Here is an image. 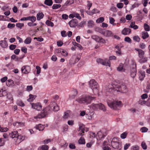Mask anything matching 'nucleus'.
Returning <instances> with one entry per match:
<instances>
[{"instance_id": "1", "label": "nucleus", "mask_w": 150, "mask_h": 150, "mask_svg": "<svg viewBox=\"0 0 150 150\" xmlns=\"http://www.w3.org/2000/svg\"><path fill=\"white\" fill-rule=\"evenodd\" d=\"M106 91L110 93H112L113 91H117L122 93H126L128 91L126 86L124 85H120L117 84L113 83L109 85L106 88Z\"/></svg>"}, {"instance_id": "2", "label": "nucleus", "mask_w": 150, "mask_h": 150, "mask_svg": "<svg viewBox=\"0 0 150 150\" xmlns=\"http://www.w3.org/2000/svg\"><path fill=\"white\" fill-rule=\"evenodd\" d=\"M95 98L94 97L88 96L85 97H80L76 100L79 103H86L87 104L90 103Z\"/></svg>"}, {"instance_id": "3", "label": "nucleus", "mask_w": 150, "mask_h": 150, "mask_svg": "<svg viewBox=\"0 0 150 150\" xmlns=\"http://www.w3.org/2000/svg\"><path fill=\"white\" fill-rule=\"evenodd\" d=\"M90 87L92 89L93 92L98 93L99 90V86L98 83L94 79L91 80L89 82Z\"/></svg>"}, {"instance_id": "4", "label": "nucleus", "mask_w": 150, "mask_h": 150, "mask_svg": "<svg viewBox=\"0 0 150 150\" xmlns=\"http://www.w3.org/2000/svg\"><path fill=\"white\" fill-rule=\"evenodd\" d=\"M132 67H131L130 70V76L133 79L135 78L137 73L136 64L134 62L132 64Z\"/></svg>"}, {"instance_id": "5", "label": "nucleus", "mask_w": 150, "mask_h": 150, "mask_svg": "<svg viewBox=\"0 0 150 150\" xmlns=\"http://www.w3.org/2000/svg\"><path fill=\"white\" fill-rule=\"evenodd\" d=\"M112 147L115 149H118L120 145V142H118V139L116 138H113L111 142Z\"/></svg>"}, {"instance_id": "6", "label": "nucleus", "mask_w": 150, "mask_h": 150, "mask_svg": "<svg viewBox=\"0 0 150 150\" xmlns=\"http://www.w3.org/2000/svg\"><path fill=\"white\" fill-rule=\"evenodd\" d=\"M54 104V102H51L49 105L43 109V111L45 112L47 115L50 113L53 110V108L52 107H53Z\"/></svg>"}, {"instance_id": "7", "label": "nucleus", "mask_w": 150, "mask_h": 150, "mask_svg": "<svg viewBox=\"0 0 150 150\" xmlns=\"http://www.w3.org/2000/svg\"><path fill=\"white\" fill-rule=\"evenodd\" d=\"M31 70V68L30 66L28 65L24 66L21 68V71L23 73L28 74L29 73Z\"/></svg>"}, {"instance_id": "8", "label": "nucleus", "mask_w": 150, "mask_h": 150, "mask_svg": "<svg viewBox=\"0 0 150 150\" xmlns=\"http://www.w3.org/2000/svg\"><path fill=\"white\" fill-rule=\"evenodd\" d=\"M96 62L98 63H100L103 65H105L106 66L110 67V62L109 61H108L107 62L106 61H103V59H97L96 60Z\"/></svg>"}, {"instance_id": "9", "label": "nucleus", "mask_w": 150, "mask_h": 150, "mask_svg": "<svg viewBox=\"0 0 150 150\" xmlns=\"http://www.w3.org/2000/svg\"><path fill=\"white\" fill-rule=\"evenodd\" d=\"M32 107L33 108L35 109L38 111H40L42 110V106L40 103H32L31 104Z\"/></svg>"}, {"instance_id": "10", "label": "nucleus", "mask_w": 150, "mask_h": 150, "mask_svg": "<svg viewBox=\"0 0 150 150\" xmlns=\"http://www.w3.org/2000/svg\"><path fill=\"white\" fill-rule=\"evenodd\" d=\"M20 20L21 21L30 20L32 22L34 23L36 20V18L35 16H29L26 17H24L21 18Z\"/></svg>"}, {"instance_id": "11", "label": "nucleus", "mask_w": 150, "mask_h": 150, "mask_svg": "<svg viewBox=\"0 0 150 150\" xmlns=\"http://www.w3.org/2000/svg\"><path fill=\"white\" fill-rule=\"evenodd\" d=\"M78 22L76 19H73L70 21L68 23L70 27L71 28L74 27L77 25Z\"/></svg>"}, {"instance_id": "12", "label": "nucleus", "mask_w": 150, "mask_h": 150, "mask_svg": "<svg viewBox=\"0 0 150 150\" xmlns=\"http://www.w3.org/2000/svg\"><path fill=\"white\" fill-rule=\"evenodd\" d=\"M47 115L46 114L45 112L43 111V110L40 113L38 114L37 116H35L34 118L35 119L39 118L42 119L46 117Z\"/></svg>"}, {"instance_id": "13", "label": "nucleus", "mask_w": 150, "mask_h": 150, "mask_svg": "<svg viewBox=\"0 0 150 150\" xmlns=\"http://www.w3.org/2000/svg\"><path fill=\"white\" fill-rule=\"evenodd\" d=\"M131 33V30L128 28H125L122 31V33L124 35H128Z\"/></svg>"}, {"instance_id": "14", "label": "nucleus", "mask_w": 150, "mask_h": 150, "mask_svg": "<svg viewBox=\"0 0 150 150\" xmlns=\"http://www.w3.org/2000/svg\"><path fill=\"white\" fill-rule=\"evenodd\" d=\"M113 34L110 30H105V31L104 36L106 37H112L113 36Z\"/></svg>"}, {"instance_id": "15", "label": "nucleus", "mask_w": 150, "mask_h": 150, "mask_svg": "<svg viewBox=\"0 0 150 150\" xmlns=\"http://www.w3.org/2000/svg\"><path fill=\"white\" fill-rule=\"evenodd\" d=\"M6 85L8 87H13L15 85L14 81L11 79H9L6 82Z\"/></svg>"}, {"instance_id": "16", "label": "nucleus", "mask_w": 150, "mask_h": 150, "mask_svg": "<svg viewBox=\"0 0 150 150\" xmlns=\"http://www.w3.org/2000/svg\"><path fill=\"white\" fill-rule=\"evenodd\" d=\"M35 127L37 129L39 130L40 131H42L45 128V125L39 124L36 125Z\"/></svg>"}, {"instance_id": "17", "label": "nucleus", "mask_w": 150, "mask_h": 150, "mask_svg": "<svg viewBox=\"0 0 150 150\" xmlns=\"http://www.w3.org/2000/svg\"><path fill=\"white\" fill-rule=\"evenodd\" d=\"M105 135L103 134L102 132L100 131L98 132L96 135V137H98L99 140L101 139L104 138L105 137Z\"/></svg>"}, {"instance_id": "18", "label": "nucleus", "mask_w": 150, "mask_h": 150, "mask_svg": "<svg viewBox=\"0 0 150 150\" xmlns=\"http://www.w3.org/2000/svg\"><path fill=\"white\" fill-rule=\"evenodd\" d=\"M139 79L141 81H143L145 77V72L144 71H141L139 72Z\"/></svg>"}, {"instance_id": "19", "label": "nucleus", "mask_w": 150, "mask_h": 150, "mask_svg": "<svg viewBox=\"0 0 150 150\" xmlns=\"http://www.w3.org/2000/svg\"><path fill=\"white\" fill-rule=\"evenodd\" d=\"M1 42L0 43V44L2 47L3 48H6L7 47L8 44L6 40H1Z\"/></svg>"}, {"instance_id": "20", "label": "nucleus", "mask_w": 150, "mask_h": 150, "mask_svg": "<svg viewBox=\"0 0 150 150\" xmlns=\"http://www.w3.org/2000/svg\"><path fill=\"white\" fill-rule=\"evenodd\" d=\"M142 38L143 39H145L149 37L148 33L147 32L143 31L142 32Z\"/></svg>"}, {"instance_id": "21", "label": "nucleus", "mask_w": 150, "mask_h": 150, "mask_svg": "<svg viewBox=\"0 0 150 150\" xmlns=\"http://www.w3.org/2000/svg\"><path fill=\"white\" fill-rule=\"evenodd\" d=\"M53 3L52 0H45L44 4L49 6H51Z\"/></svg>"}, {"instance_id": "22", "label": "nucleus", "mask_w": 150, "mask_h": 150, "mask_svg": "<svg viewBox=\"0 0 150 150\" xmlns=\"http://www.w3.org/2000/svg\"><path fill=\"white\" fill-rule=\"evenodd\" d=\"M18 136V132L17 131L12 132L10 134V136L12 138H17Z\"/></svg>"}, {"instance_id": "23", "label": "nucleus", "mask_w": 150, "mask_h": 150, "mask_svg": "<svg viewBox=\"0 0 150 150\" xmlns=\"http://www.w3.org/2000/svg\"><path fill=\"white\" fill-rule=\"evenodd\" d=\"M44 15L42 13H39L37 14L36 17L37 20L38 21H40L41 19L42 18L44 17Z\"/></svg>"}, {"instance_id": "24", "label": "nucleus", "mask_w": 150, "mask_h": 150, "mask_svg": "<svg viewBox=\"0 0 150 150\" xmlns=\"http://www.w3.org/2000/svg\"><path fill=\"white\" fill-rule=\"evenodd\" d=\"M135 24V22H132L131 23L129 28H133L134 30H136L138 28V26L136 25Z\"/></svg>"}, {"instance_id": "25", "label": "nucleus", "mask_w": 150, "mask_h": 150, "mask_svg": "<svg viewBox=\"0 0 150 150\" xmlns=\"http://www.w3.org/2000/svg\"><path fill=\"white\" fill-rule=\"evenodd\" d=\"M29 98L27 100L29 102H32L36 97L35 95H33L32 94H30L29 95Z\"/></svg>"}, {"instance_id": "26", "label": "nucleus", "mask_w": 150, "mask_h": 150, "mask_svg": "<svg viewBox=\"0 0 150 150\" xmlns=\"http://www.w3.org/2000/svg\"><path fill=\"white\" fill-rule=\"evenodd\" d=\"M121 47H120L119 45H117L115 47V48H116L117 50L115 51L117 54H119L121 55L122 54V52L121 51Z\"/></svg>"}, {"instance_id": "27", "label": "nucleus", "mask_w": 150, "mask_h": 150, "mask_svg": "<svg viewBox=\"0 0 150 150\" xmlns=\"http://www.w3.org/2000/svg\"><path fill=\"white\" fill-rule=\"evenodd\" d=\"M74 2V0H68L65 3L64 5L62 6V7H64L65 6H67L73 3Z\"/></svg>"}, {"instance_id": "28", "label": "nucleus", "mask_w": 150, "mask_h": 150, "mask_svg": "<svg viewBox=\"0 0 150 150\" xmlns=\"http://www.w3.org/2000/svg\"><path fill=\"white\" fill-rule=\"evenodd\" d=\"M147 61V58L146 57H143L139 60V62L140 63L142 64L146 62Z\"/></svg>"}, {"instance_id": "29", "label": "nucleus", "mask_w": 150, "mask_h": 150, "mask_svg": "<svg viewBox=\"0 0 150 150\" xmlns=\"http://www.w3.org/2000/svg\"><path fill=\"white\" fill-rule=\"evenodd\" d=\"M72 43L75 46H76L77 47H78L79 49L82 50V49L83 47L80 44L76 42L74 40V41H72Z\"/></svg>"}, {"instance_id": "30", "label": "nucleus", "mask_w": 150, "mask_h": 150, "mask_svg": "<svg viewBox=\"0 0 150 150\" xmlns=\"http://www.w3.org/2000/svg\"><path fill=\"white\" fill-rule=\"evenodd\" d=\"M53 107H52L53 108V110L54 111H57L59 110V108L58 105L54 102V104Z\"/></svg>"}, {"instance_id": "31", "label": "nucleus", "mask_w": 150, "mask_h": 150, "mask_svg": "<svg viewBox=\"0 0 150 150\" xmlns=\"http://www.w3.org/2000/svg\"><path fill=\"white\" fill-rule=\"evenodd\" d=\"M115 101H113L112 102H107V104L109 107L111 108H113L114 109V108L115 107Z\"/></svg>"}, {"instance_id": "32", "label": "nucleus", "mask_w": 150, "mask_h": 150, "mask_svg": "<svg viewBox=\"0 0 150 150\" xmlns=\"http://www.w3.org/2000/svg\"><path fill=\"white\" fill-rule=\"evenodd\" d=\"M99 104H92V108L93 110H97L99 109Z\"/></svg>"}, {"instance_id": "33", "label": "nucleus", "mask_w": 150, "mask_h": 150, "mask_svg": "<svg viewBox=\"0 0 150 150\" xmlns=\"http://www.w3.org/2000/svg\"><path fill=\"white\" fill-rule=\"evenodd\" d=\"M0 92L1 93V95L0 96V97L5 96H7L8 94L6 91L5 90H3V89H1L0 90Z\"/></svg>"}, {"instance_id": "34", "label": "nucleus", "mask_w": 150, "mask_h": 150, "mask_svg": "<svg viewBox=\"0 0 150 150\" xmlns=\"http://www.w3.org/2000/svg\"><path fill=\"white\" fill-rule=\"evenodd\" d=\"M16 103L18 105L21 106L23 107L25 105V104L23 103L21 100H18L17 101Z\"/></svg>"}, {"instance_id": "35", "label": "nucleus", "mask_w": 150, "mask_h": 150, "mask_svg": "<svg viewBox=\"0 0 150 150\" xmlns=\"http://www.w3.org/2000/svg\"><path fill=\"white\" fill-rule=\"evenodd\" d=\"M32 40L31 38L30 37L27 38L24 41V42L25 44H30Z\"/></svg>"}, {"instance_id": "36", "label": "nucleus", "mask_w": 150, "mask_h": 150, "mask_svg": "<svg viewBox=\"0 0 150 150\" xmlns=\"http://www.w3.org/2000/svg\"><path fill=\"white\" fill-rule=\"evenodd\" d=\"M100 37H99L97 35H93L91 37L92 38L96 41V42H98L99 41V38Z\"/></svg>"}, {"instance_id": "37", "label": "nucleus", "mask_w": 150, "mask_h": 150, "mask_svg": "<svg viewBox=\"0 0 150 150\" xmlns=\"http://www.w3.org/2000/svg\"><path fill=\"white\" fill-rule=\"evenodd\" d=\"M78 142L79 144H85V140L84 138L81 137L78 140Z\"/></svg>"}, {"instance_id": "38", "label": "nucleus", "mask_w": 150, "mask_h": 150, "mask_svg": "<svg viewBox=\"0 0 150 150\" xmlns=\"http://www.w3.org/2000/svg\"><path fill=\"white\" fill-rule=\"evenodd\" d=\"M121 103H122L121 101H115L114 105H115V108H114V109H116L118 106H119L121 105Z\"/></svg>"}, {"instance_id": "39", "label": "nucleus", "mask_w": 150, "mask_h": 150, "mask_svg": "<svg viewBox=\"0 0 150 150\" xmlns=\"http://www.w3.org/2000/svg\"><path fill=\"white\" fill-rule=\"evenodd\" d=\"M46 24L48 26L53 27L54 25L53 23L49 20H47L45 22Z\"/></svg>"}, {"instance_id": "40", "label": "nucleus", "mask_w": 150, "mask_h": 150, "mask_svg": "<svg viewBox=\"0 0 150 150\" xmlns=\"http://www.w3.org/2000/svg\"><path fill=\"white\" fill-rule=\"evenodd\" d=\"M73 91L75 93L74 95H72L70 96L69 97L70 99H74L76 96L77 94V91L76 89H74V90Z\"/></svg>"}, {"instance_id": "41", "label": "nucleus", "mask_w": 150, "mask_h": 150, "mask_svg": "<svg viewBox=\"0 0 150 150\" xmlns=\"http://www.w3.org/2000/svg\"><path fill=\"white\" fill-rule=\"evenodd\" d=\"M99 109L102 110L104 111H105L106 110V109L104 106L102 104L100 103H99Z\"/></svg>"}, {"instance_id": "42", "label": "nucleus", "mask_w": 150, "mask_h": 150, "mask_svg": "<svg viewBox=\"0 0 150 150\" xmlns=\"http://www.w3.org/2000/svg\"><path fill=\"white\" fill-rule=\"evenodd\" d=\"M61 6V5L60 4H54L52 6V8L53 9H56L60 8Z\"/></svg>"}, {"instance_id": "43", "label": "nucleus", "mask_w": 150, "mask_h": 150, "mask_svg": "<svg viewBox=\"0 0 150 150\" xmlns=\"http://www.w3.org/2000/svg\"><path fill=\"white\" fill-rule=\"evenodd\" d=\"M104 18L103 17H100L98 18L96 20V22L97 23H102L104 21Z\"/></svg>"}, {"instance_id": "44", "label": "nucleus", "mask_w": 150, "mask_h": 150, "mask_svg": "<svg viewBox=\"0 0 150 150\" xmlns=\"http://www.w3.org/2000/svg\"><path fill=\"white\" fill-rule=\"evenodd\" d=\"M144 30L146 31H148L150 30V27L146 23H144Z\"/></svg>"}, {"instance_id": "45", "label": "nucleus", "mask_w": 150, "mask_h": 150, "mask_svg": "<svg viewBox=\"0 0 150 150\" xmlns=\"http://www.w3.org/2000/svg\"><path fill=\"white\" fill-rule=\"evenodd\" d=\"M88 23V26L89 27H92L94 25V22L92 20L89 21Z\"/></svg>"}, {"instance_id": "46", "label": "nucleus", "mask_w": 150, "mask_h": 150, "mask_svg": "<svg viewBox=\"0 0 150 150\" xmlns=\"http://www.w3.org/2000/svg\"><path fill=\"white\" fill-rule=\"evenodd\" d=\"M123 65L122 64H121L119 66L117 67V70L119 71H122L123 69Z\"/></svg>"}, {"instance_id": "47", "label": "nucleus", "mask_w": 150, "mask_h": 150, "mask_svg": "<svg viewBox=\"0 0 150 150\" xmlns=\"http://www.w3.org/2000/svg\"><path fill=\"white\" fill-rule=\"evenodd\" d=\"M138 54L139 57L141 58L144 57V52L143 50H142L139 52Z\"/></svg>"}, {"instance_id": "48", "label": "nucleus", "mask_w": 150, "mask_h": 150, "mask_svg": "<svg viewBox=\"0 0 150 150\" xmlns=\"http://www.w3.org/2000/svg\"><path fill=\"white\" fill-rule=\"evenodd\" d=\"M23 125V123L21 122H16L13 124V125L14 126H17L18 127L20 125Z\"/></svg>"}, {"instance_id": "49", "label": "nucleus", "mask_w": 150, "mask_h": 150, "mask_svg": "<svg viewBox=\"0 0 150 150\" xmlns=\"http://www.w3.org/2000/svg\"><path fill=\"white\" fill-rule=\"evenodd\" d=\"M5 141L3 138L0 139V146H3L5 144Z\"/></svg>"}, {"instance_id": "50", "label": "nucleus", "mask_w": 150, "mask_h": 150, "mask_svg": "<svg viewBox=\"0 0 150 150\" xmlns=\"http://www.w3.org/2000/svg\"><path fill=\"white\" fill-rule=\"evenodd\" d=\"M148 130V129L146 127H143L140 129V130L142 132L144 133L147 132Z\"/></svg>"}, {"instance_id": "51", "label": "nucleus", "mask_w": 150, "mask_h": 150, "mask_svg": "<svg viewBox=\"0 0 150 150\" xmlns=\"http://www.w3.org/2000/svg\"><path fill=\"white\" fill-rule=\"evenodd\" d=\"M80 130H81L83 132H84V130H85V127L84 125L82 124L81 125H79V130L78 131H79Z\"/></svg>"}, {"instance_id": "52", "label": "nucleus", "mask_w": 150, "mask_h": 150, "mask_svg": "<svg viewBox=\"0 0 150 150\" xmlns=\"http://www.w3.org/2000/svg\"><path fill=\"white\" fill-rule=\"evenodd\" d=\"M146 102L147 103V105H148L149 106H150V105H149V104L148 103H147V101H146L145 100H139V104H140L142 105H143L144 104H145Z\"/></svg>"}, {"instance_id": "53", "label": "nucleus", "mask_w": 150, "mask_h": 150, "mask_svg": "<svg viewBox=\"0 0 150 150\" xmlns=\"http://www.w3.org/2000/svg\"><path fill=\"white\" fill-rule=\"evenodd\" d=\"M141 146L143 149L145 150L147 149V146L144 142H142Z\"/></svg>"}, {"instance_id": "54", "label": "nucleus", "mask_w": 150, "mask_h": 150, "mask_svg": "<svg viewBox=\"0 0 150 150\" xmlns=\"http://www.w3.org/2000/svg\"><path fill=\"white\" fill-rule=\"evenodd\" d=\"M6 97L9 100H11L10 102L13 100L12 95L10 93H8Z\"/></svg>"}, {"instance_id": "55", "label": "nucleus", "mask_w": 150, "mask_h": 150, "mask_svg": "<svg viewBox=\"0 0 150 150\" xmlns=\"http://www.w3.org/2000/svg\"><path fill=\"white\" fill-rule=\"evenodd\" d=\"M124 41L129 43H131L132 42V40L131 39L128 37H126L125 38Z\"/></svg>"}, {"instance_id": "56", "label": "nucleus", "mask_w": 150, "mask_h": 150, "mask_svg": "<svg viewBox=\"0 0 150 150\" xmlns=\"http://www.w3.org/2000/svg\"><path fill=\"white\" fill-rule=\"evenodd\" d=\"M127 134L126 132H124L122 133L120 136V137L122 139L125 138L127 136Z\"/></svg>"}, {"instance_id": "57", "label": "nucleus", "mask_w": 150, "mask_h": 150, "mask_svg": "<svg viewBox=\"0 0 150 150\" xmlns=\"http://www.w3.org/2000/svg\"><path fill=\"white\" fill-rule=\"evenodd\" d=\"M16 26L17 27L21 29L22 27L24 26V24L23 23H18L16 24Z\"/></svg>"}, {"instance_id": "58", "label": "nucleus", "mask_w": 150, "mask_h": 150, "mask_svg": "<svg viewBox=\"0 0 150 150\" xmlns=\"http://www.w3.org/2000/svg\"><path fill=\"white\" fill-rule=\"evenodd\" d=\"M133 39L134 41L137 42H139L140 40V38L138 36H134Z\"/></svg>"}, {"instance_id": "59", "label": "nucleus", "mask_w": 150, "mask_h": 150, "mask_svg": "<svg viewBox=\"0 0 150 150\" xmlns=\"http://www.w3.org/2000/svg\"><path fill=\"white\" fill-rule=\"evenodd\" d=\"M15 26V25L14 24H12L11 23H9L7 25V27L9 28H14Z\"/></svg>"}, {"instance_id": "60", "label": "nucleus", "mask_w": 150, "mask_h": 150, "mask_svg": "<svg viewBox=\"0 0 150 150\" xmlns=\"http://www.w3.org/2000/svg\"><path fill=\"white\" fill-rule=\"evenodd\" d=\"M49 147L46 145H43L41 147L42 150H48Z\"/></svg>"}, {"instance_id": "61", "label": "nucleus", "mask_w": 150, "mask_h": 150, "mask_svg": "<svg viewBox=\"0 0 150 150\" xmlns=\"http://www.w3.org/2000/svg\"><path fill=\"white\" fill-rule=\"evenodd\" d=\"M98 42L104 44L106 42L105 40L104 39H103L101 37H100L99 38V41Z\"/></svg>"}, {"instance_id": "62", "label": "nucleus", "mask_w": 150, "mask_h": 150, "mask_svg": "<svg viewBox=\"0 0 150 150\" xmlns=\"http://www.w3.org/2000/svg\"><path fill=\"white\" fill-rule=\"evenodd\" d=\"M124 6L123 3H120L117 4V7L119 8H122Z\"/></svg>"}, {"instance_id": "63", "label": "nucleus", "mask_w": 150, "mask_h": 150, "mask_svg": "<svg viewBox=\"0 0 150 150\" xmlns=\"http://www.w3.org/2000/svg\"><path fill=\"white\" fill-rule=\"evenodd\" d=\"M85 22L84 21H81V23H80L79 25H78V27H82L84 26V25H85Z\"/></svg>"}, {"instance_id": "64", "label": "nucleus", "mask_w": 150, "mask_h": 150, "mask_svg": "<svg viewBox=\"0 0 150 150\" xmlns=\"http://www.w3.org/2000/svg\"><path fill=\"white\" fill-rule=\"evenodd\" d=\"M139 147L137 145H135L132 146L131 150H139Z\"/></svg>"}]
</instances>
